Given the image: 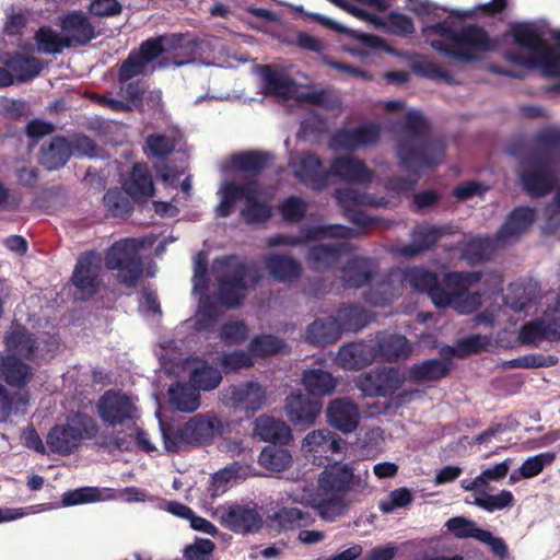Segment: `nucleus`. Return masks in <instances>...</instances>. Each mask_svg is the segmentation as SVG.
Returning <instances> with one entry per match:
<instances>
[{
    "instance_id": "1",
    "label": "nucleus",
    "mask_w": 560,
    "mask_h": 560,
    "mask_svg": "<svg viewBox=\"0 0 560 560\" xmlns=\"http://www.w3.org/2000/svg\"><path fill=\"white\" fill-rule=\"evenodd\" d=\"M506 8L508 0H491L476 5L472 10L453 11L452 15L443 21L425 26L422 34L429 40L430 47L440 55L463 63L476 62L487 52L493 51L498 43L481 25L467 24L457 28L453 16L458 19L474 18L477 14L495 16Z\"/></svg>"
},
{
    "instance_id": "2",
    "label": "nucleus",
    "mask_w": 560,
    "mask_h": 560,
    "mask_svg": "<svg viewBox=\"0 0 560 560\" xmlns=\"http://www.w3.org/2000/svg\"><path fill=\"white\" fill-rule=\"evenodd\" d=\"M402 130L405 135L398 139L396 151L407 172L418 174L444 162L445 143L431 135V124L420 112L406 113Z\"/></svg>"
},
{
    "instance_id": "3",
    "label": "nucleus",
    "mask_w": 560,
    "mask_h": 560,
    "mask_svg": "<svg viewBox=\"0 0 560 560\" xmlns=\"http://www.w3.org/2000/svg\"><path fill=\"white\" fill-rule=\"evenodd\" d=\"M212 269L218 284L217 300L228 310L241 307L248 291L255 289L262 279L256 265L246 264L235 255L217 257Z\"/></svg>"
},
{
    "instance_id": "4",
    "label": "nucleus",
    "mask_w": 560,
    "mask_h": 560,
    "mask_svg": "<svg viewBox=\"0 0 560 560\" xmlns=\"http://www.w3.org/2000/svg\"><path fill=\"white\" fill-rule=\"evenodd\" d=\"M218 195L220 202L214 208L217 218H229L236 209L237 202L245 200L241 209V218L249 225L265 223L270 220L272 213L267 201L259 199L260 187L257 180L240 184L234 180H225L221 184Z\"/></svg>"
},
{
    "instance_id": "5",
    "label": "nucleus",
    "mask_w": 560,
    "mask_h": 560,
    "mask_svg": "<svg viewBox=\"0 0 560 560\" xmlns=\"http://www.w3.org/2000/svg\"><path fill=\"white\" fill-rule=\"evenodd\" d=\"M224 424L213 411L197 413L178 427H162L164 447L168 453H179L190 447L211 444L222 436Z\"/></svg>"
},
{
    "instance_id": "6",
    "label": "nucleus",
    "mask_w": 560,
    "mask_h": 560,
    "mask_svg": "<svg viewBox=\"0 0 560 560\" xmlns=\"http://www.w3.org/2000/svg\"><path fill=\"white\" fill-rule=\"evenodd\" d=\"M100 431L95 419L84 412H75L68 417L67 422L54 425L47 436L46 444L51 453L61 456L73 454L83 440L94 439Z\"/></svg>"
},
{
    "instance_id": "7",
    "label": "nucleus",
    "mask_w": 560,
    "mask_h": 560,
    "mask_svg": "<svg viewBox=\"0 0 560 560\" xmlns=\"http://www.w3.org/2000/svg\"><path fill=\"white\" fill-rule=\"evenodd\" d=\"M141 242L124 238L115 242L106 250L104 262L107 270H116L117 282L133 289L143 277L144 264L140 256Z\"/></svg>"
},
{
    "instance_id": "8",
    "label": "nucleus",
    "mask_w": 560,
    "mask_h": 560,
    "mask_svg": "<svg viewBox=\"0 0 560 560\" xmlns=\"http://www.w3.org/2000/svg\"><path fill=\"white\" fill-rule=\"evenodd\" d=\"M520 180L525 192L533 198L550 194L558 184L556 172L547 152L528 154L522 161Z\"/></svg>"
},
{
    "instance_id": "9",
    "label": "nucleus",
    "mask_w": 560,
    "mask_h": 560,
    "mask_svg": "<svg viewBox=\"0 0 560 560\" xmlns=\"http://www.w3.org/2000/svg\"><path fill=\"white\" fill-rule=\"evenodd\" d=\"M335 196L345 217L362 232L380 223L377 217L369 215L361 208L383 206L384 198L376 199L372 195L350 187L336 189Z\"/></svg>"
},
{
    "instance_id": "10",
    "label": "nucleus",
    "mask_w": 560,
    "mask_h": 560,
    "mask_svg": "<svg viewBox=\"0 0 560 560\" xmlns=\"http://www.w3.org/2000/svg\"><path fill=\"white\" fill-rule=\"evenodd\" d=\"M100 419L108 427L133 425L138 420V408L131 397L120 390H106L96 402Z\"/></svg>"
},
{
    "instance_id": "11",
    "label": "nucleus",
    "mask_w": 560,
    "mask_h": 560,
    "mask_svg": "<svg viewBox=\"0 0 560 560\" xmlns=\"http://www.w3.org/2000/svg\"><path fill=\"white\" fill-rule=\"evenodd\" d=\"M70 281L75 288L74 298L78 301H89L100 291L101 259L94 252L84 253L78 258Z\"/></svg>"
},
{
    "instance_id": "12",
    "label": "nucleus",
    "mask_w": 560,
    "mask_h": 560,
    "mask_svg": "<svg viewBox=\"0 0 560 560\" xmlns=\"http://www.w3.org/2000/svg\"><path fill=\"white\" fill-rule=\"evenodd\" d=\"M220 524L235 534H256L264 526V520L256 503L231 504L217 510Z\"/></svg>"
},
{
    "instance_id": "13",
    "label": "nucleus",
    "mask_w": 560,
    "mask_h": 560,
    "mask_svg": "<svg viewBox=\"0 0 560 560\" xmlns=\"http://www.w3.org/2000/svg\"><path fill=\"white\" fill-rule=\"evenodd\" d=\"M291 167L294 177L312 190L322 191L329 184V170L324 167L323 160L314 152H299Z\"/></svg>"
},
{
    "instance_id": "14",
    "label": "nucleus",
    "mask_w": 560,
    "mask_h": 560,
    "mask_svg": "<svg viewBox=\"0 0 560 560\" xmlns=\"http://www.w3.org/2000/svg\"><path fill=\"white\" fill-rule=\"evenodd\" d=\"M362 232L342 225V224H327L306 229L304 235H287L276 234L268 238V245L271 247L276 246H298L304 245L308 241H315L324 237L340 238V240H352L361 235Z\"/></svg>"
},
{
    "instance_id": "15",
    "label": "nucleus",
    "mask_w": 560,
    "mask_h": 560,
    "mask_svg": "<svg viewBox=\"0 0 560 560\" xmlns=\"http://www.w3.org/2000/svg\"><path fill=\"white\" fill-rule=\"evenodd\" d=\"M323 408L319 399L311 397L301 390L291 393L285 398V413L288 420L298 430H306L312 427Z\"/></svg>"
},
{
    "instance_id": "16",
    "label": "nucleus",
    "mask_w": 560,
    "mask_h": 560,
    "mask_svg": "<svg viewBox=\"0 0 560 560\" xmlns=\"http://www.w3.org/2000/svg\"><path fill=\"white\" fill-rule=\"evenodd\" d=\"M58 26L69 48L83 47L96 38L97 33L89 16L81 10H73L58 18Z\"/></svg>"
},
{
    "instance_id": "17",
    "label": "nucleus",
    "mask_w": 560,
    "mask_h": 560,
    "mask_svg": "<svg viewBox=\"0 0 560 560\" xmlns=\"http://www.w3.org/2000/svg\"><path fill=\"white\" fill-rule=\"evenodd\" d=\"M345 441L338 434L328 429H319L310 432L303 440L302 450L306 457L312 458L316 465H323L330 455L340 453Z\"/></svg>"
},
{
    "instance_id": "18",
    "label": "nucleus",
    "mask_w": 560,
    "mask_h": 560,
    "mask_svg": "<svg viewBox=\"0 0 560 560\" xmlns=\"http://www.w3.org/2000/svg\"><path fill=\"white\" fill-rule=\"evenodd\" d=\"M405 381L404 375L395 368H385L366 373L359 380L358 387L369 397H390Z\"/></svg>"
},
{
    "instance_id": "19",
    "label": "nucleus",
    "mask_w": 560,
    "mask_h": 560,
    "mask_svg": "<svg viewBox=\"0 0 560 560\" xmlns=\"http://www.w3.org/2000/svg\"><path fill=\"white\" fill-rule=\"evenodd\" d=\"M400 280L408 282L415 291L427 293L438 308L439 304L446 303L444 288L436 272L422 266H415L402 270Z\"/></svg>"
},
{
    "instance_id": "20",
    "label": "nucleus",
    "mask_w": 560,
    "mask_h": 560,
    "mask_svg": "<svg viewBox=\"0 0 560 560\" xmlns=\"http://www.w3.org/2000/svg\"><path fill=\"white\" fill-rule=\"evenodd\" d=\"M326 418L334 429L348 434L354 432L359 427L360 410L349 397H339L329 401L326 408Z\"/></svg>"
},
{
    "instance_id": "21",
    "label": "nucleus",
    "mask_w": 560,
    "mask_h": 560,
    "mask_svg": "<svg viewBox=\"0 0 560 560\" xmlns=\"http://www.w3.org/2000/svg\"><path fill=\"white\" fill-rule=\"evenodd\" d=\"M351 184H368L373 178V172L362 160L352 155L335 158L329 167V177Z\"/></svg>"
},
{
    "instance_id": "22",
    "label": "nucleus",
    "mask_w": 560,
    "mask_h": 560,
    "mask_svg": "<svg viewBox=\"0 0 560 560\" xmlns=\"http://www.w3.org/2000/svg\"><path fill=\"white\" fill-rule=\"evenodd\" d=\"M535 221V210L529 207L515 208L497 232V241L503 247L516 242Z\"/></svg>"
},
{
    "instance_id": "23",
    "label": "nucleus",
    "mask_w": 560,
    "mask_h": 560,
    "mask_svg": "<svg viewBox=\"0 0 560 560\" xmlns=\"http://www.w3.org/2000/svg\"><path fill=\"white\" fill-rule=\"evenodd\" d=\"M315 522L310 511L295 506H283L267 516L268 528L278 533L306 528Z\"/></svg>"
},
{
    "instance_id": "24",
    "label": "nucleus",
    "mask_w": 560,
    "mask_h": 560,
    "mask_svg": "<svg viewBox=\"0 0 560 560\" xmlns=\"http://www.w3.org/2000/svg\"><path fill=\"white\" fill-rule=\"evenodd\" d=\"M350 250L351 246L348 243L314 245L308 248L305 259L311 270L324 272L337 266L341 256Z\"/></svg>"
},
{
    "instance_id": "25",
    "label": "nucleus",
    "mask_w": 560,
    "mask_h": 560,
    "mask_svg": "<svg viewBox=\"0 0 560 560\" xmlns=\"http://www.w3.org/2000/svg\"><path fill=\"white\" fill-rule=\"evenodd\" d=\"M226 396L233 407L247 411L259 410L266 400L264 387L256 382L231 385L226 389Z\"/></svg>"
},
{
    "instance_id": "26",
    "label": "nucleus",
    "mask_w": 560,
    "mask_h": 560,
    "mask_svg": "<svg viewBox=\"0 0 560 560\" xmlns=\"http://www.w3.org/2000/svg\"><path fill=\"white\" fill-rule=\"evenodd\" d=\"M376 265L372 258L353 256L341 269V279L347 288L360 289L375 276Z\"/></svg>"
},
{
    "instance_id": "27",
    "label": "nucleus",
    "mask_w": 560,
    "mask_h": 560,
    "mask_svg": "<svg viewBox=\"0 0 560 560\" xmlns=\"http://www.w3.org/2000/svg\"><path fill=\"white\" fill-rule=\"evenodd\" d=\"M373 345L376 360L383 362H397L407 359L411 353L409 340L397 334L380 332Z\"/></svg>"
},
{
    "instance_id": "28",
    "label": "nucleus",
    "mask_w": 560,
    "mask_h": 560,
    "mask_svg": "<svg viewBox=\"0 0 560 560\" xmlns=\"http://www.w3.org/2000/svg\"><path fill=\"white\" fill-rule=\"evenodd\" d=\"M337 359L343 369L361 370L376 360L374 345L366 341L343 345L338 351Z\"/></svg>"
},
{
    "instance_id": "29",
    "label": "nucleus",
    "mask_w": 560,
    "mask_h": 560,
    "mask_svg": "<svg viewBox=\"0 0 560 560\" xmlns=\"http://www.w3.org/2000/svg\"><path fill=\"white\" fill-rule=\"evenodd\" d=\"M450 225H417L412 229V243L402 247L401 253L405 256H415L435 246L439 240L451 233Z\"/></svg>"
},
{
    "instance_id": "30",
    "label": "nucleus",
    "mask_w": 560,
    "mask_h": 560,
    "mask_svg": "<svg viewBox=\"0 0 560 560\" xmlns=\"http://www.w3.org/2000/svg\"><path fill=\"white\" fill-rule=\"evenodd\" d=\"M353 469L347 464L327 466L318 478V488L326 494H343L353 481Z\"/></svg>"
},
{
    "instance_id": "31",
    "label": "nucleus",
    "mask_w": 560,
    "mask_h": 560,
    "mask_svg": "<svg viewBox=\"0 0 560 560\" xmlns=\"http://www.w3.org/2000/svg\"><path fill=\"white\" fill-rule=\"evenodd\" d=\"M265 267L278 282L291 283L299 280L303 268L299 260L285 254H272L265 258Z\"/></svg>"
},
{
    "instance_id": "32",
    "label": "nucleus",
    "mask_w": 560,
    "mask_h": 560,
    "mask_svg": "<svg viewBox=\"0 0 560 560\" xmlns=\"http://www.w3.org/2000/svg\"><path fill=\"white\" fill-rule=\"evenodd\" d=\"M124 189L133 201L153 197L155 188L149 166L145 163H135L129 178L124 183Z\"/></svg>"
},
{
    "instance_id": "33",
    "label": "nucleus",
    "mask_w": 560,
    "mask_h": 560,
    "mask_svg": "<svg viewBox=\"0 0 560 560\" xmlns=\"http://www.w3.org/2000/svg\"><path fill=\"white\" fill-rule=\"evenodd\" d=\"M7 350L10 355L21 357L26 360H33L38 349L37 338L30 332L24 326L18 325L13 327L4 337Z\"/></svg>"
},
{
    "instance_id": "34",
    "label": "nucleus",
    "mask_w": 560,
    "mask_h": 560,
    "mask_svg": "<svg viewBox=\"0 0 560 560\" xmlns=\"http://www.w3.org/2000/svg\"><path fill=\"white\" fill-rule=\"evenodd\" d=\"M400 276L388 275L375 285L371 287L364 294V300L373 306H385L390 304L402 293Z\"/></svg>"
},
{
    "instance_id": "35",
    "label": "nucleus",
    "mask_w": 560,
    "mask_h": 560,
    "mask_svg": "<svg viewBox=\"0 0 560 560\" xmlns=\"http://www.w3.org/2000/svg\"><path fill=\"white\" fill-rule=\"evenodd\" d=\"M451 359H429L420 363H416L409 368V380L420 384L428 382H436L448 375L451 371Z\"/></svg>"
},
{
    "instance_id": "36",
    "label": "nucleus",
    "mask_w": 560,
    "mask_h": 560,
    "mask_svg": "<svg viewBox=\"0 0 560 560\" xmlns=\"http://www.w3.org/2000/svg\"><path fill=\"white\" fill-rule=\"evenodd\" d=\"M254 433L271 445H285L291 439V430L287 423L269 416H260L255 420Z\"/></svg>"
},
{
    "instance_id": "37",
    "label": "nucleus",
    "mask_w": 560,
    "mask_h": 560,
    "mask_svg": "<svg viewBox=\"0 0 560 560\" xmlns=\"http://www.w3.org/2000/svg\"><path fill=\"white\" fill-rule=\"evenodd\" d=\"M505 59L529 69L539 68L546 77L555 78L557 73V71H555L557 69V57L550 48L542 49L538 51V54L533 52L528 57L517 51H508Z\"/></svg>"
},
{
    "instance_id": "38",
    "label": "nucleus",
    "mask_w": 560,
    "mask_h": 560,
    "mask_svg": "<svg viewBox=\"0 0 560 560\" xmlns=\"http://www.w3.org/2000/svg\"><path fill=\"white\" fill-rule=\"evenodd\" d=\"M340 335V328L335 316L316 318L305 331V339L314 346H328L336 342Z\"/></svg>"
},
{
    "instance_id": "39",
    "label": "nucleus",
    "mask_w": 560,
    "mask_h": 560,
    "mask_svg": "<svg viewBox=\"0 0 560 560\" xmlns=\"http://www.w3.org/2000/svg\"><path fill=\"white\" fill-rule=\"evenodd\" d=\"M479 271H451L444 276V283L448 290L444 289L446 303L439 304V308L448 307L453 299L468 292V289L481 280Z\"/></svg>"
},
{
    "instance_id": "40",
    "label": "nucleus",
    "mask_w": 560,
    "mask_h": 560,
    "mask_svg": "<svg viewBox=\"0 0 560 560\" xmlns=\"http://www.w3.org/2000/svg\"><path fill=\"white\" fill-rule=\"evenodd\" d=\"M170 404L180 412H195L201 405L200 392L190 382H176L168 389Z\"/></svg>"
},
{
    "instance_id": "41",
    "label": "nucleus",
    "mask_w": 560,
    "mask_h": 560,
    "mask_svg": "<svg viewBox=\"0 0 560 560\" xmlns=\"http://www.w3.org/2000/svg\"><path fill=\"white\" fill-rule=\"evenodd\" d=\"M261 77L266 94L285 100L294 97L296 83L284 72L275 70L270 66H265Z\"/></svg>"
},
{
    "instance_id": "42",
    "label": "nucleus",
    "mask_w": 560,
    "mask_h": 560,
    "mask_svg": "<svg viewBox=\"0 0 560 560\" xmlns=\"http://www.w3.org/2000/svg\"><path fill=\"white\" fill-rule=\"evenodd\" d=\"M72 153L69 141L56 136L47 147L42 148L39 161L46 170L56 171L66 165Z\"/></svg>"
},
{
    "instance_id": "43",
    "label": "nucleus",
    "mask_w": 560,
    "mask_h": 560,
    "mask_svg": "<svg viewBox=\"0 0 560 560\" xmlns=\"http://www.w3.org/2000/svg\"><path fill=\"white\" fill-rule=\"evenodd\" d=\"M32 368L15 355H5L0 361V377L9 385L21 388L32 378Z\"/></svg>"
},
{
    "instance_id": "44",
    "label": "nucleus",
    "mask_w": 560,
    "mask_h": 560,
    "mask_svg": "<svg viewBox=\"0 0 560 560\" xmlns=\"http://www.w3.org/2000/svg\"><path fill=\"white\" fill-rule=\"evenodd\" d=\"M302 384L307 390V395L319 399L320 397L331 395L335 392L337 382L328 371L310 369L303 372Z\"/></svg>"
},
{
    "instance_id": "45",
    "label": "nucleus",
    "mask_w": 560,
    "mask_h": 560,
    "mask_svg": "<svg viewBox=\"0 0 560 560\" xmlns=\"http://www.w3.org/2000/svg\"><path fill=\"white\" fill-rule=\"evenodd\" d=\"M501 247L503 246L499 245L495 235L494 237H472L456 248L459 249L463 259L474 265L488 259L495 249Z\"/></svg>"
},
{
    "instance_id": "46",
    "label": "nucleus",
    "mask_w": 560,
    "mask_h": 560,
    "mask_svg": "<svg viewBox=\"0 0 560 560\" xmlns=\"http://www.w3.org/2000/svg\"><path fill=\"white\" fill-rule=\"evenodd\" d=\"M184 36L182 34L162 35L151 37L141 43L139 50L136 52L147 65L158 59L166 51L165 45L170 49L182 47Z\"/></svg>"
},
{
    "instance_id": "47",
    "label": "nucleus",
    "mask_w": 560,
    "mask_h": 560,
    "mask_svg": "<svg viewBox=\"0 0 560 560\" xmlns=\"http://www.w3.org/2000/svg\"><path fill=\"white\" fill-rule=\"evenodd\" d=\"M4 66L11 73L15 74L18 82H27L34 79L43 69L42 61L38 58L20 52L10 55L5 59Z\"/></svg>"
},
{
    "instance_id": "48",
    "label": "nucleus",
    "mask_w": 560,
    "mask_h": 560,
    "mask_svg": "<svg viewBox=\"0 0 560 560\" xmlns=\"http://www.w3.org/2000/svg\"><path fill=\"white\" fill-rule=\"evenodd\" d=\"M335 318H337L340 335L345 331L357 332L363 329L370 322V317L365 308L355 304L340 305Z\"/></svg>"
},
{
    "instance_id": "49",
    "label": "nucleus",
    "mask_w": 560,
    "mask_h": 560,
    "mask_svg": "<svg viewBox=\"0 0 560 560\" xmlns=\"http://www.w3.org/2000/svg\"><path fill=\"white\" fill-rule=\"evenodd\" d=\"M272 155L265 151H244L233 155L232 165L238 171L253 176L268 167Z\"/></svg>"
},
{
    "instance_id": "50",
    "label": "nucleus",
    "mask_w": 560,
    "mask_h": 560,
    "mask_svg": "<svg viewBox=\"0 0 560 560\" xmlns=\"http://www.w3.org/2000/svg\"><path fill=\"white\" fill-rule=\"evenodd\" d=\"M511 34L516 45L532 52L538 54L542 49L550 48L533 24L517 23L512 26Z\"/></svg>"
},
{
    "instance_id": "51",
    "label": "nucleus",
    "mask_w": 560,
    "mask_h": 560,
    "mask_svg": "<svg viewBox=\"0 0 560 560\" xmlns=\"http://www.w3.org/2000/svg\"><path fill=\"white\" fill-rule=\"evenodd\" d=\"M305 19L316 22V23L327 27L328 30L335 31L340 34L349 35L352 38L359 39L361 43H363L370 47L378 48L382 45V39L378 36L352 31V30H350V28L335 22L334 20L322 15V14L307 12V13H305Z\"/></svg>"
},
{
    "instance_id": "52",
    "label": "nucleus",
    "mask_w": 560,
    "mask_h": 560,
    "mask_svg": "<svg viewBox=\"0 0 560 560\" xmlns=\"http://www.w3.org/2000/svg\"><path fill=\"white\" fill-rule=\"evenodd\" d=\"M65 39L66 36L62 33L59 34L49 25L40 26L34 35L38 51L46 55L61 54L63 49L69 48Z\"/></svg>"
},
{
    "instance_id": "53",
    "label": "nucleus",
    "mask_w": 560,
    "mask_h": 560,
    "mask_svg": "<svg viewBox=\"0 0 560 560\" xmlns=\"http://www.w3.org/2000/svg\"><path fill=\"white\" fill-rule=\"evenodd\" d=\"M287 342L280 337L271 334H261L255 336L249 342L248 349L250 353L258 358L288 352Z\"/></svg>"
},
{
    "instance_id": "54",
    "label": "nucleus",
    "mask_w": 560,
    "mask_h": 560,
    "mask_svg": "<svg viewBox=\"0 0 560 560\" xmlns=\"http://www.w3.org/2000/svg\"><path fill=\"white\" fill-rule=\"evenodd\" d=\"M278 445L272 444L264 447L259 454L258 463L268 470L280 472L290 467L292 456L287 448Z\"/></svg>"
},
{
    "instance_id": "55",
    "label": "nucleus",
    "mask_w": 560,
    "mask_h": 560,
    "mask_svg": "<svg viewBox=\"0 0 560 560\" xmlns=\"http://www.w3.org/2000/svg\"><path fill=\"white\" fill-rule=\"evenodd\" d=\"M103 200L107 211L114 217L125 218L133 210L132 199L125 189H108Z\"/></svg>"
},
{
    "instance_id": "56",
    "label": "nucleus",
    "mask_w": 560,
    "mask_h": 560,
    "mask_svg": "<svg viewBox=\"0 0 560 560\" xmlns=\"http://www.w3.org/2000/svg\"><path fill=\"white\" fill-rule=\"evenodd\" d=\"M189 382L198 388V390L209 392L217 388L222 382L221 372L203 363L201 366L194 369L189 376Z\"/></svg>"
},
{
    "instance_id": "57",
    "label": "nucleus",
    "mask_w": 560,
    "mask_h": 560,
    "mask_svg": "<svg viewBox=\"0 0 560 560\" xmlns=\"http://www.w3.org/2000/svg\"><path fill=\"white\" fill-rule=\"evenodd\" d=\"M378 26H383L387 33L400 37H410L416 32L412 19L397 11H392L386 18H382Z\"/></svg>"
},
{
    "instance_id": "58",
    "label": "nucleus",
    "mask_w": 560,
    "mask_h": 560,
    "mask_svg": "<svg viewBox=\"0 0 560 560\" xmlns=\"http://www.w3.org/2000/svg\"><path fill=\"white\" fill-rule=\"evenodd\" d=\"M221 312L217 303L210 299L201 302L194 323V330L197 332L212 331L220 318Z\"/></svg>"
},
{
    "instance_id": "59",
    "label": "nucleus",
    "mask_w": 560,
    "mask_h": 560,
    "mask_svg": "<svg viewBox=\"0 0 560 560\" xmlns=\"http://www.w3.org/2000/svg\"><path fill=\"white\" fill-rule=\"evenodd\" d=\"M411 69L416 74L423 78L441 80L448 84L454 82V78L450 71L445 70L436 62L428 60L424 57H419L417 60H413L411 63Z\"/></svg>"
},
{
    "instance_id": "60",
    "label": "nucleus",
    "mask_w": 560,
    "mask_h": 560,
    "mask_svg": "<svg viewBox=\"0 0 560 560\" xmlns=\"http://www.w3.org/2000/svg\"><path fill=\"white\" fill-rule=\"evenodd\" d=\"M558 363L556 355H545L541 353H529L505 361L504 366L509 369H536L551 368Z\"/></svg>"
},
{
    "instance_id": "61",
    "label": "nucleus",
    "mask_w": 560,
    "mask_h": 560,
    "mask_svg": "<svg viewBox=\"0 0 560 560\" xmlns=\"http://www.w3.org/2000/svg\"><path fill=\"white\" fill-rule=\"evenodd\" d=\"M513 503L514 495L509 490H502L498 494H489L485 491H481L475 497V504L488 512L506 509L512 506Z\"/></svg>"
},
{
    "instance_id": "62",
    "label": "nucleus",
    "mask_w": 560,
    "mask_h": 560,
    "mask_svg": "<svg viewBox=\"0 0 560 560\" xmlns=\"http://www.w3.org/2000/svg\"><path fill=\"white\" fill-rule=\"evenodd\" d=\"M445 527L458 539L474 538L478 540L482 528L465 516H454L446 521Z\"/></svg>"
},
{
    "instance_id": "63",
    "label": "nucleus",
    "mask_w": 560,
    "mask_h": 560,
    "mask_svg": "<svg viewBox=\"0 0 560 560\" xmlns=\"http://www.w3.org/2000/svg\"><path fill=\"white\" fill-rule=\"evenodd\" d=\"M550 327L544 319L537 318L525 323L518 332V339L523 345H536L542 339H548Z\"/></svg>"
},
{
    "instance_id": "64",
    "label": "nucleus",
    "mask_w": 560,
    "mask_h": 560,
    "mask_svg": "<svg viewBox=\"0 0 560 560\" xmlns=\"http://www.w3.org/2000/svg\"><path fill=\"white\" fill-rule=\"evenodd\" d=\"M413 501V494L410 489L401 487L389 492L387 498L382 499L378 509L384 514L393 513L397 509H404Z\"/></svg>"
}]
</instances>
